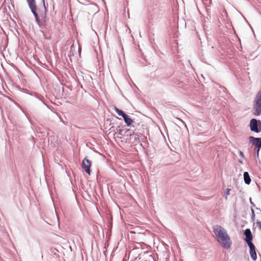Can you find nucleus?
<instances>
[{
    "mask_svg": "<svg viewBox=\"0 0 261 261\" xmlns=\"http://www.w3.org/2000/svg\"><path fill=\"white\" fill-rule=\"evenodd\" d=\"M240 155L243 156V152L241 151L240 153Z\"/></svg>",
    "mask_w": 261,
    "mask_h": 261,
    "instance_id": "obj_15",
    "label": "nucleus"
},
{
    "mask_svg": "<svg viewBox=\"0 0 261 261\" xmlns=\"http://www.w3.org/2000/svg\"><path fill=\"white\" fill-rule=\"evenodd\" d=\"M116 134V137L121 139L122 142H126L128 139H134V141L133 142V143L137 144L139 143L140 139L139 137L134 134H131L129 130L124 131L123 130L119 129Z\"/></svg>",
    "mask_w": 261,
    "mask_h": 261,
    "instance_id": "obj_3",
    "label": "nucleus"
},
{
    "mask_svg": "<svg viewBox=\"0 0 261 261\" xmlns=\"http://www.w3.org/2000/svg\"><path fill=\"white\" fill-rule=\"evenodd\" d=\"M123 119L127 126H130L133 122V120L127 114L123 116Z\"/></svg>",
    "mask_w": 261,
    "mask_h": 261,
    "instance_id": "obj_10",
    "label": "nucleus"
},
{
    "mask_svg": "<svg viewBox=\"0 0 261 261\" xmlns=\"http://www.w3.org/2000/svg\"><path fill=\"white\" fill-rule=\"evenodd\" d=\"M248 245L250 248L249 252H250V256L253 260H255L257 258V255H256V251H255V246L254 245V244L253 243H250V244H248Z\"/></svg>",
    "mask_w": 261,
    "mask_h": 261,
    "instance_id": "obj_8",
    "label": "nucleus"
},
{
    "mask_svg": "<svg viewBox=\"0 0 261 261\" xmlns=\"http://www.w3.org/2000/svg\"><path fill=\"white\" fill-rule=\"evenodd\" d=\"M253 108L255 111V115H260L261 114V91H259L255 96Z\"/></svg>",
    "mask_w": 261,
    "mask_h": 261,
    "instance_id": "obj_4",
    "label": "nucleus"
},
{
    "mask_svg": "<svg viewBox=\"0 0 261 261\" xmlns=\"http://www.w3.org/2000/svg\"><path fill=\"white\" fill-rule=\"evenodd\" d=\"M256 224L258 226V228L259 229H261V222L260 221H257L256 222Z\"/></svg>",
    "mask_w": 261,
    "mask_h": 261,
    "instance_id": "obj_14",
    "label": "nucleus"
},
{
    "mask_svg": "<svg viewBox=\"0 0 261 261\" xmlns=\"http://www.w3.org/2000/svg\"><path fill=\"white\" fill-rule=\"evenodd\" d=\"M91 166V162L87 159L86 158H84V159L82 161V168L85 170V171L88 173L89 175H90V167Z\"/></svg>",
    "mask_w": 261,
    "mask_h": 261,
    "instance_id": "obj_7",
    "label": "nucleus"
},
{
    "mask_svg": "<svg viewBox=\"0 0 261 261\" xmlns=\"http://www.w3.org/2000/svg\"><path fill=\"white\" fill-rule=\"evenodd\" d=\"M249 140L252 145H254V150H256V154L258 156L259 150L261 148V138L250 136Z\"/></svg>",
    "mask_w": 261,
    "mask_h": 261,
    "instance_id": "obj_5",
    "label": "nucleus"
},
{
    "mask_svg": "<svg viewBox=\"0 0 261 261\" xmlns=\"http://www.w3.org/2000/svg\"><path fill=\"white\" fill-rule=\"evenodd\" d=\"M244 179L245 182L246 184L249 185L251 182V179L250 177V176L249 175V173L247 172H245L244 173Z\"/></svg>",
    "mask_w": 261,
    "mask_h": 261,
    "instance_id": "obj_11",
    "label": "nucleus"
},
{
    "mask_svg": "<svg viewBox=\"0 0 261 261\" xmlns=\"http://www.w3.org/2000/svg\"><path fill=\"white\" fill-rule=\"evenodd\" d=\"M230 189L227 188L225 191V199H227V196L230 194Z\"/></svg>",
    "mask_w": 261,
    "mask_h": 261,
    "instance_id": "obj_13",
    "label": "nucleus"
},
{
    "mask_svg": "<svg viewBox=\"0 0 261 261\" xmlns=\"http://www.w3.org/2000/svg\"><path fill=\"white\" fill-rule=\"evenodd\" d=\"M244 234L246 236L245 238V241L247 243V244H249L250 243H252L251 241L253 239V237L251 233V231L250 229H246L245 230Z\"/></svg>",
    "mask_w": 261,
    "mask_h": 261,
    "instance_id": "obj_9",
    "label": "nucleus"
},
{
    "mask_svg": "<svg viewBox=\"0 0 261 261\" xmlns=\"http://www.w3.org/2000/svg\"><path fill=\"white\" fill-rule=\"evenodd\" d=\"M250 128L251 131L255 133L261 132V121L255 119H252L250 122Z\"/></svg>",
    "mask_w": 261,
    "mask_h": 261,
    "instance_id": "obj_6",
    "label": "nucleus"
},
{
    "mask_svg": "<svg viewBox=\"0 0 261 261\" xmlns=\"http://www.w3.org/2000/svg\"><path fill=\"white\" fill-rule=\"evenodd\" d=\"M29 6L33 13L36 22L39 25L44 24L46 22V12L47 11L48 5L45 4L43 0V5L37 8L35 4V0H27Z\"/></svg>",
    "mask_w": 261,
    "mask_h": 261,
    "instance_id": "obj_1",
    "label": "nucleus"
},
{
    "mask_svg": "<svg viewBox=\"0 0 261 261\" xmlns=\"http://www.w3.org/2000/svg\"><path fill=\"white\" fill-rule=\"evenodd\" d=\"M213 231L221 245L226 249H229L232 242L226 230L220 225H216L213 227Z\"/></svg>",
    "mask_w": 261,
    "mask_h": 261,
    "instance_id": "obj_2",
    "label": "nucleus"
},
{
    "mask_svg": "<svg viewBox=\"0 0 261 261\" xmlns=\"http://www.w3.org/2000/svg\"><path fill=\"white\" fill-rule=\"evenodd\" d=\"M115 112L119 115V116H122L123 117V116L124 115H126L122 110H119L117 108H115Z\"/></svg>",
    "mask_w": 261,
    "mask_h": 261,
    "instance_id": "obj_12",
    "label": "nucleus"
}]
</instances>
